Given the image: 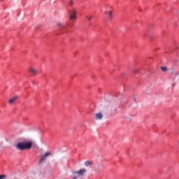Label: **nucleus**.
I'll return each mask as SVG.
<instances>
[{"label":"nucleus","mask_w":179,"mask_h":179,"mask_svg":"<svg viewBox=\"0 0 179 179\" xmlns=\"http://www.w3.org/2000/svg\"><path fill=\"white\" fill-rule=\"evenodd\" d=\"M31 146H33V143H18L15 145L16 149L18 150H26L29 149H31Z\"/></svg>","instance_id":"obj_1"},{"label":"nucleus","mask_w":179,"mask_h":179,"mask_svg":"<svg viewBox=\"0 0 179 179\" xmlns=\"http://www.w3.org/2000/svg\"><path fill=\"white\" fill-rule=\"evenodd\" d=\"M78 13V10L75 8H73L71 10L69 11V16L70 20L73 22V20H76V15Z\"/></svg>","instance_id":"obj_2"},{"label":"nucleus","mask_w":179,"mask_h":179,"mask_svg":"<svg viewBox=\"0 0 179 179\" xmlns=\"http://www.w3.org/2000/svg\"><path fill=\"white\" fill-rule=\"evenodd\" d=\"M51 156V152H48L44 155H43L39 161V164H41V163L45 162L47 160V157H50Z\"/></svg>","instance_id":"obj_3"},{"label":"nucleus","mask_w":179,"mask_h":179,"mask_svg":"<svg viewBox=\"0 0 179 179\" xmlns=\"http://www.w3.org/2000/svg\"><path fill=\"white\" fill-rule=\"evenodd\" d=\"M58 29L62 30V33H64V31L66 29V25L64 24H58Z\"/></svg>","instance_id":"obj_4"},{"label":"nucleus","mask_w":179,"mask_h":179,"mask_svg":"<svg viewBox=\"0 0 179 179\" xmlns=\"http://www.w3.org/2000/svg\"><path fill=\"white\" fill-rule=\"evenodd\" d=\"M143 62H145L148 65L152 64V57H148L147 58L143 59Z\"/></svg>","instance_id":"obj_5"},{"label":"nucleus","mask_w":179,"mask_h":179,"mask_svg":"<svg viewBox=\"0 0 179 179\" xmlns=\"http://www.w3.org/2000/svg\"><path fill=\"white\" fill-rule=\"evenodd\" d=\"M84 173H86V169H80L78 171L75 172V174H77V176L79 177L80 176H83Z\"/></svg>","instance_id":"obj_6"},{"label":"nucleus","mask_w":179,"mask_h":179,"mask_svg":"<svg viewBox=\"0 0 179 179\" xmlns=\"http://www.w3.org/2000/svg\"><path fill=\"white\" fill-rule=\"evenodd\" d=\"M95 119L99 120H102L103 119V113H98L95 115Z\"/></svg>","instance_id":"obj_7"},{"label":"nucleus","mask_w":179,"mask_h":179,"mask_svg":"<svg viewBox=\"0 0 179 179\" xmlns=\"http://www.w3.org/2000/svg\"><path fill=\"white\" fill-rule=\"evenodd\" d=\"M16 100H17V96H14L8 101V103L12 105L16 101Z\"/></svg>","instance_id":"obj_8"},{"label":"nucleus","mask_w":179,"mask_h":179,"mask_svg":"<svg viewBox=\"0 0 179 179\" xmlns=\"http://www.w3.org/2000/svg\"><path fill=\"white\" fill-rule=\"evenodd\" d=\"M29 72H31V73L33 75H36V73H37V70H36L34 68H31Z\"/></svg>","instance_id":"obj_9"},{"label":"nucleus","mask_w":179,"mask_h":179,"mask_svg":"<svg viewBox=\"0 0 179 179\" xmlns=\"http://www.w3.org/2000/svg\"><path fill=\"white\" fill-rule=\"evenodd\" d=\"M92 164H93V162L90 161H87L85 162V166H86V167H89V166H92Z\"/></svg>","instance_id":"obj_10"},{"label":"nucleus","mask_w":179,"mask_h":179,"mask_svg":"<svg viewBox=\"0 0 179 179\" xmlns=\"http://www.w3.org/2000/svg\"><path fill=\"white\" fill-rule=\"evenodd\" d=\"M108 15H109V20H111L113 19V12L109 11Z\"/></svg>","instance_id":"obj_11"},{"label":"nucleus","mask_w":179,"mask_h":179,"mask_svg":"<svg viewBox=\"0 0 179 179\" xmlns=\"http://www.w3.org/2000/svg\"><path fill=\"white\" fill-rule=\"evenodd\" d=\"M6 178V175H1L0 176V179H5Z\"/></svg>","instance_id":"obj_12"},{"label":"nucleus","mask_w":179,"mask_h":179,"mask_svg":"<svg viewBox=\"0 0 179 179\" xmlns=\"http://www.w3.org/2000/svg\"><path fill=\"white\" fill-rule=\"evenodd\" d=\"M162 72H167V68H161Z\"/></svg>","instance_id":"obj_13"},{"label":"nucleus","mask_w":179,"mask_h":179,"mask_svg":"<svg viewBox=\"0 0 179 179\" xmlns=\"http://www.w3.org/2000/svg\"><path fill=\"white\" fill-rule=\"evenodd\" d=\"M134 72H139V70L138 69H136L135 70H134Z\"/></svg>","instance_id":"obj_14"},{"label":"nucleus","mask_w":179,"mask_h":179,"mask_svg":"<svg viewBox=\"0 0 179 179\" xmlns=\"http://www.w3.org/2000/svg\"><path fill=\"white\" fill-rule=\"evenodd\" d=\"M86 19H88V20H90V19H92V17H89V16H86Z\"/></svg>","instance_id":"obj_15"},{"label":"nucleus","mask_w":179,"mask_h":179,"mask_svg":"<svg viewBox=\"0 0 179 179\" xmlns=\"http://www.w3.org/2000/svg\"><path fill=\"white\" fill-rule=\"evenodd\" d=\"M78 177H79L78 175H77L76 176H74V177L73 178V179H77Z\"/></svg>","instance_id":"obj_16"},{"label":"nucleus","mask_w":179,"mask_h":179,"mask_svg":"<svg viewBox=\"0 0 179 179\" xmlns=\"http://www.w3.org/2000/svg\"><path fill=\"white\" fill-rule=\"evenodd\" d=\"M70 5H73V1H70Z\"/></svg>","instance_id":"obj_17"},{"label":"nucleus","mask_w":179,"mask_h":179,"mask_svg":"<svg viewBox=\"0 0 179 179\" xmlns=\"http://www.w3.org/2000/svg\"><path fill=\"white\" fill-rule=\"evenodd\" d=\"M160 68H166V66H161Z\"/></svg>","instance_id":"obj_18"},{"label":"nucleus","mask_w":179,"mask_h":179,"mask_svg":"<svg viewBox=\"0 0 179 179\" xmlns=\"http://www.w3.org/2000/svg\"><path fill=\"white\" fill-rule=\"evenodd\" d=\"M105 109H107V108H106V107H105Z\"/></svg>","instance_id":"obj_19"},{"label":"nucleus","mask_w":179,"mask_h":179,"mask_svg":"<svg viewBox=\"0 0 179 179\" xmlns=\"http://www.w3.org/2000/svg\"><path fill=\"white\" fill-rule=\"evenodd\" d=\"M178 75H179V73H178Z\"/></svg>","instance_id":"obj_20"}]
</instances>
